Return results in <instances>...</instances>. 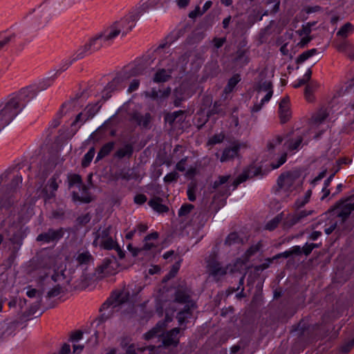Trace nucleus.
Returning <instances> with one entry per match:
<instances>
[{
  "label": "nucleus",
  "instance_id": "nucleus-1",
  "mask_svg": "<svg viewBox=\"0 0 354 354\" xmlns=\"http://www.w3.org/2000/svg\"><path fill=\"white\" fill-rule=\"evenodd\" d=\"M35 95V91L30 88H21L8 101L0 105V127L8 125L25 107L26 103Z\"/></svg>",
  "mask_w": 354,
  "mask_h": 354
},
{
  "label": "nucleus",
  "instance_id": "nucleus-2",
  "mask_svg": "<svg viewBox=\"0 0 354 354\" xmlns=\"http://www.w3.org/2000/svg\"><path fill=\"white\" fill-rule=\"evenodd\" d=\"M129 298V292L128 291L121 290L113 292L101 306L100 308L101 314L95 319L94 322H97V325L98 326L110 319L113 314L114 308L127 302Z\"/></svg>",
  "mask_w": 354,
  "mask_h": 354
},
{
  "label": "nucleus",
  "instance_id": "nucleus-3",
  "mask_svg": "<svg viewBox=\"0 0 354 354\" xmlns=\"http://www.w3.org/2000/svg\"><path fill=\"white\" fill-rule=\"evenodd\" d=\"M103 32H98L91 37L84 45L77 50L71 61V64L84 59L87 53L92 54L94 52L100 50L103 47Z\"/></svg>",
  "mask_w": 354,
  "mask_h": 354
},
{
  "label": "nucleus",
  "instance_id": "nucleus-4",
  "mask_svg": "<svg viewBox=\"0 0 354 354\" xmlns=\"http://www.w3.org/2000/svg\"><path fill=\"white\" fill-rule=\"evenodd\" d=\"M156 66L165 68H159L155 73L153 77V81L155 83H164L171 79V73L174 70V60L171 57V55H169L166 59H159L158 63Z\"/></svg>",
  "mask_w": 354,
  "mask_h": 354
},
{
  "label": "nucleus",
  "instance_id": "nucleus-5",
  "mask_svg": "<svg viewBox=\"0 0 354 354\" xmlns=\"http://www.w3.org/2000/svg\"><path fill=\"white\" fill-rule=\"evenodd\" d=\"M353 200L354 194L342 198L338 201L328 211L333 212L336 209H339L337 212V216L340 218L342 221L344 223L348 219L351 212L354 210V203H351Z\"/></svg>",
  "mask_w": 354,
  "mask_h": 354
},
{
  "label": "nucleus",
  "instance_id": "nucleus-6",
  "mask_svg": "<svg viewBox=\"0 0 354 354\" xmlns=\"http://www.w3.org/2000/svg\"><path fill=\"white\" fill-rule=\"evenodd\" d=\"M153 59L150 57L145 58L140 61L133 67L130 68L128 71H126L122 75L124 79H127L131 76H138L144 74L147 69H154L153 66Z\"/></svg>",
  "mask_w": 354,
  "mask_h": 354
},
{
  "label": "nucleus",
  "instance_id": "nucleus-7",
  "mask_svg": "<svg viewBox=\"0 0 354 354\" xmlns=\"http://www.w3.org/2000/svg\"><path fill=\"white\" fill-rule=\"evenodd\" d=\"M65 232L66 230L63 227H59L57 230L49 228L46 232L39 234L37 236L36 241L37 242H43L45 243L52 242L57 243L63 238Z\"/></svg>",
  "mask_w": 354,
  "mask_h": 354
},
{
  "label": "nucleus",
  "instance_id": "nucleus-8",
  "mask_svg": "<svg viewBox=\"0 0 354 354\" xmlns=\"http://www.w3.org/2000/svg\"><path fill=\"white\" fill-rule=\"evenodd\" d=\"M122 75H118L109 82L102 91V99L104 101L109 100L111 97V93L115 91L122 89L124 86L122 83L124 80Z\"/></svg>",
  "mask_w": 354,
  "mask_h": 354
},
{
  "label": "nucleus",
  "instance_id": "nucleus-9",
  "mask_svg": "<svg viewBox=\"0 0 354 354\" xmlns=\"http://www.w3.org/2000/svg\"><path fill=\"white\" fill-rule=\"evenodd\" d=\"M207 268L210 275L213 277H221L227 273V268L221 266L217 260L216 254H211L207 261Z\"/></svg>",
  "mask_w": 354,
  "mask_h": 354
},
{
  "label": "nucleus",
  "instance_id": "nucleus-10",
  "mask_svg": "<svg viewBox=\"0 0 354 354\" xmlns=\"http://www.w3.org/2000/svg\"><path fill=\"white\" fill-rule=\"evenodd\" d=\"M129 120L135 122L137 125L145 129H150L151 127L152 116L151 113H146L145 115L138 111H133L129 114Z\"/></svg>",
  "mask_w": 354,
  "mask_h": 354
},
{
  "label": "nucleus",
  "instance_id": "nucleus-11",
  "mask_svg": "<svg viewBox=\"0 0 354 354\" xmlns=\"http://www.w3.org/2000/svg\"><path fill=\"white\" fill-rule=\"evenodd\" d=\"M180 331V328L176 327L167 331L165 335H162V347H177L180 342L179 337H178Z\"/></svg>",
  "mask_w": 354,
  "mask_h": 354
},
{
  "label": "nucleus",
  "instance_id": "nucleus-12",
  "mask_svg": "<svg viewBox=\"0 0 354 354\" xmlns=\"http://www.w3.org/2000/svg\"><path fill=\"white\" fill-rule=\"evenodd\" d=\"M279 115L281 124L286 123L291 117L289 97L286 96L279 102Z\"/></svg>",
  "mask_w": 354,
  "mask_h": 354
},
{
  "label": "nucleus",
  "instance_id": "nucleus-13",
  "mask_svg": "<svg viewBox=\"0 0 354 354\" xmlns=\"http://www.w3.org/2000/svg\"><path fill=\"white\" fill-rule=\"evenodd\" d=\"M58 178L59 176L57 174H54L43 188L42 193L44 194L46 199H51L55 197V192L59 187V184L57 182Z\"/></svg>",
  "mask_w": 354,
  "mask_h": 354
},
{
  "label": "nucleus",
  "instance_id": "nucleus-14",
  "mask_svg": "<svg viewBox=\"0 0 354 354\" xmlns=\"http://www.w3.org/2000/svg\"><path fill=\"white\" fill-rule=\"evenodd\" d=\"M231 178L230 175L219 176L218 179L213 183L212 187L214 189L219 190L221 195H229L230 185L227 184L229 179Z\"/></svg>",
  "mask_w": 354,
  "mask_h": 354
},
{
  "label": "nucleus",
  "instance_id": "nucleus-15",
  "mask_svg": "<svg viewBox=\"0 0 354 354\" xmlns=\"http://www.w3.org/2000/svg\"><path fill=\"white\" fill-rule=\"evenodd\" d=\"M113 265H117L115 259H105L102 263L97 268V272L103 276L113 275L115 273Z\"/></svg>",
  "mask_w": 354,
  "mask_h": 354
},
{
  "label": "nucleus",
  "instance_id": "nucleus-16",
  "mask_svg": "<svg viewBox=\"0 0 354 354\" xmlns=\"http://www.w3.org/2000/svg\"><path fill=\"white\" fill-rule=\"evenodd\" d=\"M192 290L187 286H180L175 292V301L179 304H185L192 301Z\"/></svg>",
  "mask_w": 354,
  "mask_h": 354
},
{
  "label": "nucleus",
  "instance_id": "nucleus-17",
  "mask_svg": "<svg viewBox=\"0 0 354 354\" xmlns=\"http://www.w3.org/2000/svg\"><path fill=\"white\" fill-rule=\"evenodd\" d=\"M82 192V194H85V196H80L79 194L76 192H72V198L74 202L79 201L82 203H89L92 201V198L91 196L88 194V187L84 184L82 182V184H80L78 186Z\"/></svg>",
  "mask_w": 354,
  "mask_h": 354
},
{
  "label": "nucleus",
  "instance_id": "nucleus-18",
  "mask_svg": "<svg viewBox=\"0 0 354 354\" xmlns=\"http://www.w3.org/2000/svg\"><path fill=\"white\" fill-rule=\"evenodd\" d=\"M240 147L241 145L239 142H234L232 147L225 148L221 157V162H223L233 159L238 155Z\"/></svg>",
  "mask_w": 354,
  "mask_h": 354
},
{
  "label": "nucleus",
  "instance_id": "nucleus-19",
  "mask_svg": "<svg viewBox=\"0 0 354 354\" xmlns=\"http://www.w3.org/2000/svg\"><path fill=\"white\" fill-rule=\"evenodd\" d=\"M134 151L133 146L131 143H126L123 147L119 148L114 153L113 156L118 159L124 158H131Z\"/></svg>",
  "mask_w": 354,
  "mask_h": 354
},
{
  "label": "nucleus",
  "instance_id": "nucleus-20",
  "mask_svg": "<svg viewBox=\"0 0 354 354\" xmlns=\"http://www.w3.org/2000/svg\"><path fill=\"white\" fill-rule=\"evenodd\" d=\"M171 89L169 86L164 91L152 88L150 93H146V96L149 97L153 100H158L159 99H165L168 97L171 94Z\"/></svg>",
  "mask_w": 354,
  "mask_h": 354
},
{
  "label": "nucleus",
  "instance_id": "nucleus-21",
  "mask_svg": "<svg viewBox=\"0 0 354 354\" xmlns=\"http://www.w3.org/2000/svg\"><path fill=\"white\" fill-rule=\"evenodd\" d=\"M185 111L179 110L173 113H167L164 116L165 122L168 123L171 127L174 126V122L177 120L178 122H183V115Z\"/></svg>",
  "mask_w": 354,
  "mask_h": 354
},
{
  "label": "nucleus",
  "instance_id": "nucleus-22",
  "mask_svg": "<svg viewBox=\"0 0 354 354\" xmlns=\"http://www.w3.org/2000/svg\"><path fill=\"white\" fill-rule=\"evenodd\" d=\"M162 199L160 197H154L149 200L148 205L158 213H165L169 211V207L162 203Z\"/></svg>",
  "mask_w": 354,
  "mask_h": 354
},
{
  "label": "nucleus",
  "instance_id": "nucleus-23",
  "mask_svg": "<svg viewBox=\"0 0 354 354\" xmlns=\"http://www.w3.org/2000/svg\"><path fill=\"white\" fill-rule=\"evenodd\" d=\"M338 51L344 53L351 59H354V49L353 45L347 41H344L337 46Z\"/></svg>",
  "mask_w": 354,
  "mask_h": 354
},
{
  "label": "nucleus",
  "instance_id": "nucleus-24",
  "mask_svg": "<svg viewBox=\"0 0 354 354\" xmlns=\"http://www.w3.org/2000/svg\"><path fill=\"white\" fill-rule=\"evenodd\" d=\"M114 145H115V142L113 141L109 142L106 143L105 145H104L101 147L99 152L97 153L96 161H98V160L104 158L106 156H108L111 153V151L113 149Z\"/></svg>",
  "mask_w": 354,
  "mask_h": 354
},
{
  "label": "nucleus",
  "instance_id": "nucleus-25",
  "mask_svg": "<svg viewBox=\"0 0 354 354\" xmlns=\"http://www.w3.org/2000/svg\"><path fill=\"white\" fill-rule=\"evenodd\" d=\"M292 331L297 332L299 337H305L309 335L310 326L307 325L304 321H301L297 326H293Z\"/></svg>",
  "mask_w": 354,
  "mask_h": 354
},
{
  "label": "nucleus",
  "instance_id": "nucleus-26",
  "mask_svg": "<svg viewBox=\"0 0 354 354\" xmlns=\"http://www.w3.org/2000/svg\"><path fill=\"white\" fill-rule=\"evenodd\" d=\"M328 116V113L326 109H320L312 116L311 121L313 124L318 125L322 124Z\"/></svg>",
  "mask_w": 354,
  "mask_h": 354
},
{
  "label": "nucleus",
  "instance_id": "nucleus-27",
  "mask_svg": "<svg viewBox=\"0 0 354 354\" xmlns=\"http://www.w3.org/2000/svg\"><path fill=\"white\" fill-rule=\"evenodd\" d=\"M93 260V257L88 251L79 253L76 257V261L79 265H88Z\"/></svg>",
  "mask_w": 354,
  "mask_h": 354
},
{
  "label": "nucleus",
  "instance_id": "nucleus-28",
  "mask_svg": "<svg viewBox=\"0 0 354 354\" xmlns=\"http://www.w3.org/2000/svg\"><path fill=\"white\" fill-rule=\"evenodd\" d=\"M75 102V100L72 99L62 104L59 111L57 114V117L59 118V119H61L65 114H66L68 111H69L74 107Z\"/></svg>",
  "mask_w": 354,
  "mask_h": 354
},
{
  "label": "nucleus",
  "instance_id": "nucleus-29",
  "mask_svg": "<svg viewBox=\"0 0 354 354\" xmlns=\"http://www.w3.org/2000/svg\"><path fill=\"white\" fill-rule=\"evenodd\" d=\"M107 31H109V32L107 34H106L105 31L103 32H104L103 40L104 41H109L113 40L116 37H118L121 32V30L120 28H115L114 26H111L107 30Z\"/></svg>",
  "mask_w": 354,
  "mask_h": 354
},
{
  "label": "nucleus",
  "instance_id": "nucleus-30",
  "mask_svg": "<svg viewBox=\"0 0 354 354\" xmlns=\"http://www.w3.org/2000/svg\"><path fill=\"white\" fill-rule=\"evenodd\" d=\"M353 30L354 26L350 22H347L339 28V30L337 32V35L340 36L343 38H346L349 35H351L353 32Z\"/></svg>",
  "mask_w": 354,
  "mask_h": 354
},
{
  "label": "nucleus",
  "instance_id": "nucleus-31",
  "mask_svg": "<svg viewBox=\"0 0 354 354\" xmlns=\"http://www.w3.org/2000/svg\"><path fill=\"white\" fill-rule=\"evenodd\" d=\"M242 242L243 240L237 232H231L226 237L224 243L225 245L231 246L232 245L242 243Z\"/></svg>",
  "mask_w": 354,
  "mask_h": 354
},
{
  "label": "nucleus",
  "instance_id": "nucleus-32",
  "mask_svg": "<svg viewBox=\"0 0 354 354\" xmlns=\"http://www.w3.org/2000/svg\"><path fill=\"white\" fill-rule=\"evenodd\" d=\"M112 230V225H109L104 229L100 227L95 234H96V239L101 240H105L111 237V232Z\"/></svg>",
  "mask_w": 354,
  "mask_h": 354
},
{
  "label": "nucleus",
  "instance_id": "nucleus-33",
  "mask_svg": "<svg viewBox=\"0 0 354 354\" xmlns=\"http://www.w3.org/2000/svg\"><path fill=\"white\" fill-rule=\"evenodd\" d=\"M317 53V50L316 48H312L310 50H308L304 51L301 54H300L297 58L296 59V63L297 64H302L305 61H306L308 58L313 57V55Z\"/></svg>",
  "mask_w": 354,
  "mask_h": 354
},
{
  "label": "nucleus",
  "instance_id": "nucleus-34",
  "mask_svg": "<svg viewBox=\"0 0 354 354\" xmlns=\"http://www.w3.org/2000/svg\"><path fill=\"white\" fill-rule=\"evenodd\" d=\"M215 114L221 115H224L225 114V112L221 108V102L218 101H216L214 103L213 107L207 112V119L209 118L212 115H214Z\"/></svg>",
  "mask_w": 354,
  "mask_h": 354
},
{
  "label": "nucleus",
  "instance_id": "nucleus-35",
  "mask_svg": "<svg viewBox=\"0 0 354 354\" xmlns=\"http://www.w3.org/2000/svg\"><path fill=\"white\" fill-rule=\"evenodd\" d=\"M292 175L290 172L281 174L278 179L277 184L280 188L284 187L286 185H290L292 183Z\"/></svg>",
  "mask_w": 354,
  "mask_h": 354
},
{
  "label": "nucleus",
  "instance_id": "nucleus-36",
  "mask_svg": "<svg viewBox=\"0 0 354 354\" xmlns=\"http://www.w3.org/2000/svg\"><path fill=\"white\" fill-rule=\"evenodd\" d=\"M100 107L101 105H99V102H97L93 104L87 105L83 111L85 114L91 119L99 111Z\"/></svg>",
  "mask_w": 354,
  "mask_h": 354
},
{
  "label": "nucleus",
  "instance_id": "nucleus-37",
  "mask_svg": "<svg viewBox=\"0 0 354 354\" xmlns=\"http://www.w3.org/2000/svg\"><path fill=\"white\" fill-rule=\"evenodd\" d=\"M95 148L93 147H91L88 151L84 156L82 160V167L85 168L87 167L91 162L92 161L94 155H95Z\"/></svg>",
  "mask_w": 354,
  "mask_h": 354
},
{
  "label": "nucleus",
  "instance_id": "nucleus-38",
  "mask_svg": "<svg viewBox=\"0 0 354 354\" xmlns=\"http://www.w3.org/2000/svg\"><path fill=\"white\" fill-rule=\"evenodd\" d=\"M82 178L80 175L77 174H73L68 175V189H71L73 186H79L82 183Z\"/></svg>",
  "mask_w": 354,
  "mask_h": 354
},
{
  "label": "nucleus",
  "instance_id": "nucleus-39",
  "mask_svg": "<svg viewBox=\"0 0 354 354\" xmlns=\"http://www.w3.org/2000/svg\"><path fill=\"white\" fill-rule=\"evenodd\" d=\"M117 245H118V243L116 241H113V239L111 236L105 240H101L100 242V247L104 250H107L114 249Z\"/></svg>",
  "mask_w": 354,
  "mask_h": 354
},
{
  "label": "nucleus",
  "instance_id": "nucleus-40",
  "mask_svg": "<svg viewBox=\"0 0 354 354\" xmlns=\"http://www.w3.org/2000/svg\"><path fill=\"white\" fill-rule=\"evenodd\" d=\"M162 324L159 322L156 325V326L146 333L145 334V339L149 340L158 335V334L162 330Z\"/></svg>",
  "mask_w": 354,
  "mask_h": 354
},
{
  "label": "nucleus",
  "instance_id": "nucleus-41",
  "mask_svg": "<svg viewBox=\"0 0 354 354\" xmlns=\"http://www.w3.org/2000/svg\"><path fill=\"white\" fill-rule=\"evenodd\" d=\"M162 324L159 322L156 325V326L146 333L145 334V339L149 340L158 335V334L162 330Z\"/></svg>",
  "mask_w": 354,
  "mask_h": 354
},
{
  "label": "nucleus",
  "instance_id": "nucleus-42",
  "mask_svg": "<svg viewBox=\"0 0 354 354\" xmlns=\"http://www.w3.org/2000/svg\"><path fill=\"white\" fill-rule=\"evenodd\" d=\"M89 119L90 118L85 114L84 111H82L76 115L75 120L71 123V127H75L80 124L78 126V127H80Z\"/></svg>",
  "mask_w": 354,
  "mask_h": 354
},
{
  "label": "nucleus",
  "instance_id": "nucleus-43",
  "mask_svg": "<svg viewBox=\"0 0 354 354\" xmlns=\"http://www.w3.org/2000/svg\"><path fill=\"white\" fill-rule=\"evenodd\" d=\"M241 81V77L239 74L234 75L227 82L226 87L225 88V91L227 92H230L233 90V88L236 86V85Z\"/></svg>",
  "mask_w": 354,
  "mask_h": 354
},
{
  "label": "nucleus",
  "instance_id": "nucleus-44",
  "mask_svg": "<svg viewBox=\"0 0 354 354\" xmlns=\"http://www.w3.org/2000/svg\"><path fill=\"white\" fill-rule=\"evenodd\" d=\"M247 50L239 48L236 52L235 60L236 62L242 61L243 64H247L249 62V58L245 56Z\"/></svg>",
  "mask_w": 354,
  "mask_h": 354
},
{
  "label": "nucleus",
  "instance_id": "nucleus-45",
  "mask_svg": "<svg viewBox=\"0 0 354 354\" xmlns=\"http://www.w3.org/2000/svg\"><path fill=\"white\" fill-rule=\"evenodd\" d=\"M174 105L176 107L180 106L182 102L184 100L183 93L181 88H175L174 91Z\"/></svg>",
  "mask_w": 354,
  "mask_h": 354
},
{
  "label": "nucleus",
  "instance_id": "nucleus-46",
  "mask_svg": "<svg viewBox=\"0 0 354 354\" xmlns=\"http://www.w3.org/2000/svg\"><path fill=\"white\" fill-rule=\"evenodd\" d=\"M262 248V243L261 241L257 244L250 246L245 252V257L247 259H250L252 256L255 254Z\"/></svg>",
  "mask_w": 354,
  "mask_h": 354
},
{
  "label": "nucleus",
  "instance_id": "nucleus-47",
  "mask_svg": "<svg viewBox=\"0 0 354 354\" xmlns=\"http://www.w3.org/2000/svg\"><path fill=\"white\" fill-rule=\"evenodd\" d=\"M194 208V205L189 203L183 204L178 210V216H185L188 215Z\"/></svg>",
  "mask_w": 354,
  "mask_h": 354
},
{
  "label": "nucleus",
  "instance_id": "nucleus-48",
  "mask_svg": "<svg viewBox=\"0 0 354 354\" xmlns=\"http://www.w3.org/2000/svg\"><path fill=\"white\" fill-rule=\"evenodd\" d=\"M183 309L180 310L179 312L183 313V314L188 315V316H192V310L196 308V303L194 301H189L188 303L185 304Z\"/></svg>",
  "mask_w": 354,
  "mask_h": 354
},
{
  "label": "nucleus",
  "instance_id": "nucleus-49",
  "mask_svg": "<svg viewBox=\"0 0 354 354\" xmlns=\"http://www.w3.org/2000/svg\"><path fill=\"white\" fill-rule=\"evenodd\" d=\"M299 221L300 220L299 219V217L297 216V214L290 215L285 220L283 225L285 227L290 228Z\"/></svg>",
  "mask_w": 354,
  "mask_h": 354
},
{
  "label": "nucleus",
  "instance_id": "nucleus-50",
  "mask_svg": "<svg viewBox=\"0 0 354 354\" xmlns=\"http://www.w3.org/2000/svg\"><path fill=\"white\" fill-rule=\"evenodd\" d=\"M225 135L223 133L214 134L207 142L208 145H214L223 141Z\"/></svg>",
  "mask_w": 354,
  "mask_h": 354
},
{
  "label": "nucleus",
  "instance_id": "nucleus-51",
  "mask_svg": "<svg viewBox=\"0 0 354 354\" xmlns=\"http://www.w3.org/2000/svg\"><path fill=\"white\" fill-rule=\"evenodd\" d=\"M287 153H283L281 157L278 159L277 162H272L270 163V167L272 169H276L280 167L282 165H283L287 160Z\"/></svg>",
  "mask_w": 354,
  "mask_h": 354
},
{
  "label": "nucleus",
  "instance_id": "nucleus-52",
  "mask_svg": "<svg viewBox=\"0 0 354 354\" xmlns=\"http://www.w3.org/2000/svg\"><path fill=\"white\" fill-rule=\"evenodd\" d=\"M303 142V137L299 136L297 138L296 140H289L288 141V148L290 151H294L298 149L301 142Z\"/></svg>",
  "mask_w": 354,
  "mask_h": 354
},
{
  "label": "nucleus",
  "instance_id": "nucleus-53",
  "mask_svg": "<svg viewBox=\"0 0 354 354\" xmlns=\"http://www.w3.org/2000/svg\"><path fill=\"white\" fill-rule=\"evenodd\" d=\"M257 91H272V84L270 81L260 82L258 85Z\"/></svg>",
  "mask_w": 354,
  "mask_h": 354
},
{
  "label": "nucleus",
  "instance_id": "nucleus-54",
  "mask_svg": "<svg viewBox=\"0 0 354 354\" xmlns=\"http://www.w3.org/2000/svg\"><path fill=\"white\" fill-rule=\"evenodd\" d=\"M215 16L213 14L207 15L202 21V26L204 28H209L212 26Z\"/></svg>",
  "mask_w": 354,
  "mask_h": 354
},
{
  "label": "nucleus",
  "instance_id": "nucleus-55",
  "mask_svg": "<svg viewBox=\"0 0 354 354\" xmlns=\"http://www.w3.org/2000/svg\"><path fill=\"white\" fill-rule=\"evenodd\" d=\"M281 218L279 216H275L266 225V229L268 230H274L281 221Z\"/></svg>",
  "mask_w": 354,
  "mask_h": 354
},
{
  "label": "nucleus",
  "instance_id": "nucleus-56",
  "mask_svg": "<svg viewBox=\"0 0 354 354\" xmlns=\"http://www.w3.org/2000/svg\"><path fill=\"white\" fill-rule=\"evenodd\" d=\"M180 261L181 260H179L174 264L169 274L164 277V281H166L171 277H174L176 274V273L180 269Z\"/></svg>",
  "mask_w": 354,
  "mask_h": 354
},
{
  "label": "nucleus",
  "instance_id": "nucleus-57",
  "mask_svg": "<svg viewBox=\"0 0 354 354\" xmlns=\"http://www.w3.org/2000/svg\"><path fill=\"white\" fill-rule=\"evenodd\" d=\"M62 292V288L60 285H57L55 287H53L52 289H50L48 292L46 297L48 298H52L55 297L57 295H59Z\"/></svg>",
  "mask_w": 354,
  "mask_h": 354
},
{
  "label": "nucleus",
  "instance_id": "nucleus-58",
  "mask_svg": "<svg viewBox=\"0 0 354 354\" xmlns=\"http://www.w3.org/2000/svg\"><path fill=\"white\" fill-rule=\"evenodd\" d=\"M117 178H122L125 180H129L134 177L133 176V174L130 173V170L128 169L127 171L122 169L118 172L117 174Z\"/></svg>",
  "mask_w": 354,
  "mask_h": 354
},
{
  "label": "nucleus",
  "instance_id": "nucleus-59",
  "mask_svg": "<svg viewBox=\"0 0 354 354\" xmlns=\"http://www.w3.org/2000/svg\"><path fill=\"white\" fill-rule=\"evenodd\" d=\"M91 216L89 213H86L84 215L78 216L76 219V222L80 225H85L91 221Z\"/></svg>",
  "mask_w": 354,
  "mask_h": 354
},
{
  "label": "nucleus",
  "instance_id": "nucleus-60",
  "mask_svg": "<svg viewBox=\"0 0 354 354\" xmlns=\"http://www.w3.org/2000/svg\"><path fill=\"white\" fill-rule=\"evenodd\" d=\"M178 178H179L178 174L176 171H172V172L167 174L165 176L164 181L165 183H170L172 182L177 181Z\"/></svg>",
  "mask_w": 354,
  "mask_h": 354
},
{
  "label": "nucleus",
  "instance_id": "nucleus-61",
  "mask_svg": "<svg viewBox=\"0 0 354 354\" xmlns=\"http://www.w3.org/2000/svg\"><path fill=\"white\" fill-rule=\"evenodd\" d=\"M314 91V86L312 84L306 85L304 91V94L306 100L308 102H312L313 100V93Z\"/></svg>",
  "mask_w": 354,
  "mask_h": 354
},
{
  "label": "nucleus",
  "instance_id": "nucleus-62",
  "mask_svg": "<svg viewBox=\"0 0 354 354\" xmlns=\"http://www.w3.org/2000/svg\"><path fill=\"white\" fill-rule=\"evenodd\" d=\"M196 189V187L195 185H189L188 187V189L187 192V197H188V199L192 202L195 201L196 198V195H195Z\"/></svg>",
  "mask_w": 354,
  "mask_h": 354
},
{
  "label": "nucleus",
  "instance_id": "nucleus-63",
  "mask_svg": "<svg viewBox=\"0 0 354 354\" xmlns=\"http://www.w3.org/2000/svg\"><path fill=\"white\" fill-rule=\"evenodd\" d=\"M22 182L21 176H15L10 184V191H14Z\"/></svg>",
  "mask_w": 354,
  "mask_h": 354
},
{
  "label": "nucleus",
  "instance_id": "nucleus-64",
  "mask_svg": "<svg viewBox=\"0 0 354 354\" xmlns=\"http://www.w3.org/2000/svg\"><path fill=\"white\" fill-rule=\"evenodd\" d=\"M354 347V338L345 342L342 346V348H341V351L342 353H348L351 349L352 348Z\"/></svg>",
  "mask_w": 354,
  "mask_h": 354
}]
</instances>
